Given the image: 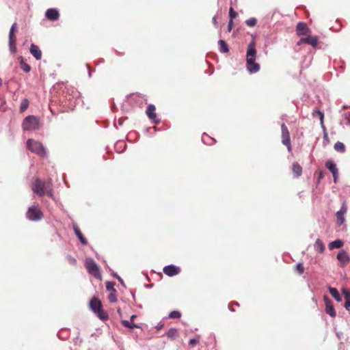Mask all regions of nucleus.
Returning <instances> with one entry per match:
<instances>
[{
	"instance_id": "nucleus-5",
	"label": "nucleus",
	"mask_w": 350,
	"mask_h": 350,
	"mask_svg": "<svg viewBox=\"0 0 350 350\" xmlns=\"http://www.w3.org/2000/svg\"><path fill=\"white\" fill-rule=\"evenodd\" d=\"M26 217L29 220L37 221L43 217V213L38 205H32L28 208Z\"/></svg>"
},
{
	"instance_id": "nucleus-41",
	"label": "nucleus",
	"mask_w": 350,
	"mask_h": 350,
	"mask_svg": "<svg viewBox=\"0 0 350 350\" xmlns=\"http://www.w3.org/2000/svg\"><path fill=\"white\" fill-rule=\"evenodd\" d=\"M68 259H69L70 263H72V264L76 263V260L74 258L69 257Z\"/></svg>"
},
{
	"instance_id": "nucleus-14",
	"label": "nucleus",
	"mask_w": 350,
	"mask_h": 350,
	"mask_svg": "<svg viewBox=\"0 0 350 350\" xmlns=\"http://www.w3.org/2000/svg\"><path fill=\"white\" fill-rule=\"evenodd\" d=\"M347 211V208L344 202L341 206L340 209L336 213L337 222L338 225H341L345 221V215Z\"/></svg>"
},
{
	"instance_id": "nucleus-47",
	"label": "nucleus",
	"mask_w": 350,
	"mask_h": 350,
	"mask_svg": "<svg viewBox=\"0 0 350 350\" xmlns=\"http://www.w3.org/2000/svg\"><path fill=\"white\" fill-rule=\"evenodd\" d=\"M250 27H253L256 23H247Z\"/></svg>"
},
{
	"instance_id": "nucleus-15",
	"label": "nucleus",
	"mask_w": 350,
	"mask_h": 350,
	"mask_svg": "<svg viewBox=\"0 0 350 350\" xmlns=\"http://www.w3.org/2000/svg\"><path fill=\"white\" fill-rule=\"evenodd\" d=\"M46 18L49 21H57L59 18V13L55 8H50L46 11Z\"/></svg>"
},
{
	"instance_id": "nucleus-24",
	"label": "nucleus",
	"mask_w": 350,
	"mask_h": 350,
	"mask_svg": "<svg viewBox=\"0 0 350 350\" xmlns=\"http://www.w3.org/2000/svg\"><path fill=\"white\" fill-rule=\"evenodd\" d=\"M314 248L317 252L323 253L325 250V245L323 243L318 239L314 245Z\"/></svg>"
},
{
	"instance_id": "nucleus-38",
	"label": "nucleus",
	"mask_w": 350,
	"mask_h": 350,
	"mask_svg": "<svg viewBox=\"0 0 350 350\" xmlns=\"http://www.w3.org/2000/svg\"><path fill=\"white\" fill-rule=\"evenodd\" d=\"M296 270L299 272V274H302L304 273V267L301 263H298L296 265Z\"/></svg>"
},
{
	"instance_id": "nucleus-19",
	"label": "nucleus",
	"mask_w": 350,
	"mask_h": 350,
	"mask_svg": "<svg viewBox=\"0 0 350 350\" xmlns=\"http://www.w3.org/2000/svg\"><path fill=\"white\" fill-rule=\"evenodd\" d=\"M73 230L76 234V236L78 237V239L80 240L81 243L83 245H86L88 241L83 236L82 233L81 232L80 229L79 228L78 226L75 224L73 225Z\"/></svg>"
},
{
	"instance_id": "nucleus-6",
	"label": "nucleus",
	"mask_w": 350,
	"mask_h": 350,
	"mask_svg": "<svg viewBox=\"0 0 350 350\" xmlns=\"http://www.w3.org/2000/svg\"><path fill=\"white\" fill-rule=\"evenodd\" d=\"M25 131L36 130L39 128V120L34 116H27L22 124Z\"/></svg>"
},
{
	"instance_id": "nucleus-50",
	"label": "nucleus",
	"mask_w": 350,
	"mask_h": 350,
	"mask_svg": "<svg viewBox=\"0 0 350 350\" xmlns=\"http://www.w3.org/2000/svg\"><path fill=\"white\" fill-rule=\"evenodd\" d=\"M89 77H91V72H89Z\"/></svg>"
},
{
	"instance_id": "nucleus-40",
	"label": "nucleus",
	"mask_w": 350,
	"mask_h": 350,
	"mask_svg": "<svg viewBox=\"0 0 350 350\" xmlns=\"http://www.w3.org/2000/svg\"><path fill=\"white\" fill-rule=\"evenodd\" d=\"M317 112L319 113V116H320L321 122V124H323V117H324V114H323V112H321V111H317Z\"/></svg>"
},
{
	"instance_id": "nucleus-11",
	"label": "nucleus",
	"mask_w": 350,
	"mask_h": 350,
	"mask_svg": "<svg viewBox=\"0 0 350 350\" xmlns=\"http://www.w3.org/2000/svg\"><path fill=\"white\" fill-rule=\"evenodd\" d=\"M325 167L332 174L334 182L336 183L338 177V170L336 163L333 161L329 160L325 163Z\"/></svg>"
},
{
	"instance_id": "nucleus-35",
	"label": "nucleus",
	"mask_w": 350,
	"mask_h": 350,
	"mask_svg": "<svg viewBox=\"0 0 350 350\" xmlns=\"http://www.w3.org/2000/svg\"><path fill=\"white\" fill-rule=\"evenodd\" d=\"M180 316L181 314L179 311L174 310L169 314L168 317L171 319H178L180 318Z\"/></svg>"
},
{
	"instance_id": "nucleus-43",
	"label": "nucleus",
	"mask_w": 350,
	"mask_h": 350,
	"mask_svg": "<svg viewBox=\"0 0 350 350\" xmlns=\"http://www.w3.org/2000/svg\"><path fill=\"white\" fill-rule=\"evenodd\" d=\"M116 277L118 279V280L120 281V282L122 285H124V283H123V280H122V279L120 276H118V275H116Z\"/></svg>"
},
{
	"instance_id": "nucleus-18",
	"label": "nucleus",
	"mask_w": 350,
	"mask_h": 350,
	"mask_svg": "<svg viewBox=\"0 0 350 350\" xmlns=\"http://www.w3.org/2000/svg\"><path fill=\"white\" fill-rule=\"evenodd\" d=\"M30 52L32 55L37 59L39 60L42 57V52L40 50L39 47L34 44H31L30 46Z\"/></svg>"
},
{
	"instance_id": "nucleus-7",
	"label": "nucleus",
	"mask_w": 350,
	"mask_h": 350,
	"mask_svg": "<svg viewBox=\"0 0 350 350\" xmlns=\"http://www.w3.org/2000/svg\"><path fill=\"white\" fill-rule=\"evenodd\" d=\"M85 265L89 273L93 275L96 278H101L98 266L92 258H86Z\"/></svg>"
},
{
	"instance_id": "nucleus-39",
	"label": "nucleus",
	"mask_w": 350,
	"mask_h": 350,
	"mask_svg": "<svg viewBox=\"0 0 350 350\" xmlns=\"http://www.w3.org/2000/svg\"><path fill=\"white\" fill-rule=\"evenodd\" d=\"M21 68L25 72H28L30 71L31 70V67L30 66H29L28 64H22L21 65Z\"/></svg>"
},
{
	"instance_id": "nucleus-27",
	"label": "nucleus",
	"mask_w": 350,
	"mask_h": 350,
	"mask_svg": "<svg viewBox=\"0 0 350 350\" xmlns=\"http://www.w3.org/2000/svg\"><path fill=\"white\" fill-rule=\"evenodd\" d=\"M232 24L233 23H228L227 25H224V24L221 25L220 27V36H221V33H226L230 32L232 28Z\"/></svg>"
},
{
	"instance_id": "nucleus-20",
	"label": "nucleus",
	"mask_w": 350,
	"mask_h": 350,
	"mask_svg": "<svg viewBox=\"0 0 350 350\" xmlns=\"http://www.w3.org/2000/svg\"><path fill=\"white\" fill-rule=\"evenodd\" d=\"M318 37L317 36H308L306 38H302V41H305L306 44H308L312 46H316L318 44Z\"/></svg>"
},
{
	"instance_id": "nucleus-13",
	"label": "nucleus",
	"mask_w": 350,
	"mask_h": 350,
	"mask_svg": "<svg viewBox=\"0 0 350 350\" xmlns=\"http://www.w3.org/2000/svg\"><path fill=\"white\" fill-rule=\"evenodd\" d=\"M163 271L165 275L172 277L178 274L180 269L178 267L174 265H170L165 266Z\"/></svg>"
},
{
	"instance_id": "nucleus-9",
	"label": "nucleus",
	"mask_w": 350,
	"mask_h": 350,
	"mask_svg": "<svg viewBox=\"0 0 350 350\" xmlns=\"http://www.w3.org/2000/svg\"><path fill=\"white\" fill-rule=\"evenodd\" d=\"M16 29V24L14 23L10 30L9 33V49L10 51L14 53L16 51V37L14 36V32Z\"/></svg>"
},
{
	"instance_id": "nucleus-8",
	"label": "nucleus",
	"mask_w": 350,
	"mask_h": 350,
	"mask_svg": "<svg viewBox=\"0 0 350 350\" xmlns=\"http://www.w3.org/2000/svg\"><path fill=\"white\" fill-rule=\"evenodd\" d=\"M282 130V143L286 146L288 151H292V147L291 144L290 133L287 126L282 124L281 125Z\"/></svg>"
},
{
	"instance_id": "nucleus-37",
	"label": "nucleus",
	"mask_w": 350,
	"mask_h": 350,
	"mask_svg": "<svg viewBox=\"0 0 350 350\" xmlns=\"http://www.w3.org/2000/svg\"><path fill=\"white\" fill-rule=\"evenodd\" d=\"M115 283L113 282H107L106 283V288L109 291H115L116 289L114 288Z\"/></svg>"
},
{
	"instance_id": "nucleus-32",
	"label": "nucleus",
	"mask_w": 350,
	"mask_h": 350,
	"mask_svg": "<svg viewBox=\"0 0 350 350\" xmlns=\"http://www.w3.org/2000/svg\"><path fill=\"white\" fill-rule=\"evenodd\" d=\"M29 105V101L27 98H25L22 100L21 104V111L23 112L25 111Z\"/></svg>"
},
{
	"instance_id": "nucleus-23",
	"label": "nucleus",
	"mask_w": 350,
	"mask_h": 350,
	"mask_svg": "<svg viewBox=\"0 0 350 350\" xmlns=\"http://www.w3.org/2000/svg\"><path fill=\"white\" fill-rule=\"evenodd\" d=\"M292 170L293 173L295 174V177H299L302 174V167L297 162L293 163Z\"/></svg>"
},
{
	"instance_id": "nucleus-42",
	"label": "nucleus",
	"mask_w": 350,
	"mask_h": 350,
	"mask_svg": "<svg viewBox=\"0 0 350 350\" xmlns=\"http://www.w3.org/2000/svg\"><path fill=\"white\" fill-rule=\"evenodd\" d=\"M345 124L350 126V114H349V117L346 118Z\"/></svg>"
},
{
	"instance_id": "nucleus-26",
	"label": "nucleus",
	"mask_w": 350,
	"mask_h": 350,
	"mask_svg": "<svg viewBox=\"0 0 350 350\" xmlns=\"http://www.w3.org/2000/svg\"><path fill=\"white\" fill-rule=\"evenodd\" d=\"M343 241L340 239L335 240L329 244V249L334 250L335 248H340L343 246Z\"/></svg>"
},
{
	"instance_id": "nucleus-48",
	"label": "nucleus",
	"mask_w": 350,
	"mask_h": 350,
	"mask_svg": "<svg viewBox=\"0 0 350 350\" xmlns=\"http://www.w3.org/2000/svg\"><path fill=\"white\" fill-rule=\"evenodd\" d=\"M135 318V315H132L131 317V320L133 321Z\"/></svg>"
},
{
	"instance_id": "nucleus-17",
	"label": "nucleus",
	"mask_w": 350,
	"mask_h": 350,
	"mask_svg": "<svg viewBox=\"0 0 350 350\" xmlns=\"http://www.w3.org/2000/svg\"><path fill=\"white\" fill-rule=\"evenodd\" d=\"M296 31L298 36H304L310 33V30L306 25V23H297Z\"/></svg>"
},
{
	"instance_id": "nucleus-22",
	"label": "nucleus",
	"mask_w": 350,
	"mask_h": 350,
	"mask_svg": "<svg viewBox=\"0 0 350 350\" xmlns=\"http://www.w3.org/2000/svg\"><path fill=\"white\" fill-rule=\"evenodd\" d=\"M328 289H329L330 294L332 295V296L334 298V299L336 301L340 302L342 301V298L338 293V291L336 288L329 286Z\"/></svg>"
},
{
	"instance_id": "nucleus-28",
	"label": "nucleus",
	"mask_w": 350,
	"mask_h": 350,
	"mask_svg": "<svg viewBox=\"0 0 350 350\" xmlns=\"http://www.w3.org/2000/svg\"><path fill=\"white\" fill-rule=\"evenodd\" d=\"M202 141L204 144L207 145H212L215 143V139L206 133H204L202 137Z\"/></svg>"
},
{
	"instance_id": "nucleus-12",
	"label": "nucleus",
	"mask_w": 350,
	"mask_h": 350,
	"mask_svg": "<svg viewBox=\"0 0 350 350\" xmlns=\"http://www.w3.org/2000/svg\"><path fill=\"white\" fill-rule=\"evenodd\" d=\"M323 299L325 304V312L333 318L336 317V312L331 301L326 295L324 296Z\"/></svg>"
},
{
	"instance_id": "nucleus-30",
	"label": "nucleus",
	"mask_w": 350,
	"mask_h": 350,
	"mask_svg": "<svg viewBox=\"0 0 350 350\" xmlns=\"http://www.w3.org/2000/svg\"><path fill=\"white\" fill-rule=\"evenodd\" d=\"M237 14H238L237 12H236L234 10V9L232 7H230V10H229V18H230L229 22H232V21L237 18Z\"/></svg>"
},
{
	"instance_id": "nucleus-25",
	"label": "nucleus",
	"mask_w": 350,
	"mask_h": 350,
	"mask_svg": "<svg viewBox=\"0 0 350 350\" xmlns=\"http://www.w3.org/2000/svg\"><path fill=\"white\" fill-rule=\"evenodd\" d=\"M219 51L222 53H228L229 51L228 46L226 42L223 40L218 41Z\"/></svg>"
},
{
	"instance_id": "nucleus-46",
	"label": "nucleus",
	"mask_w": 350,
	"mask_h": 350,
	"mask_svg": "<svg viewBox=\"0 0 350 350\" xmlns=\"http://www.w3.org/2000/svg\"><path fill=\"white\" fill-rule=\"evenodd\" d=\"M72 94H75L76 96H79V93L77 92L76 90H75L74 89L72 90Z\"/></svg>"
},
{
	"instance_id": "nucleus-31",
	"label": "nucleus",
	"mask_w": 350,
	"mask_h": 350,
	"mask_svg": "<svg viewBox=\"0 0 350 350\" xmlns=\"http://www.w3.org/2000/svg\"><path fill=\"white\" fill-rule=\"evenodd\" d=\"M177 335V329L171 328L167 333L166 336L170 338H174Z\"/></svg>"
},
{
	"instance_id": "nucleus-2",
	"label": "nucleus",
	"mask_w": 350,
	"mask_h": 350,
	"mask_svg": "<svg viewBox=\"0 0 350 350\" xmlns=\"http://www.w3.org/2000/svg\"><path fill=\"white\" fill-rule=\"evenodd\" d=\"M31 189L35 193H37L40 196H43L46 194L49 197L53 198L51 180L42 182L39 178H36Z\"/></svg>"
},
{
	"instance_id": "nucleus-33",
	"label": "nucleus",
	"mask_w": 350,
	"mask_h": 350,
	"mask_svg": "<svg viewBox=\"0 0 350 350\" xmlns=\"http://www.w3.org/2000/svg\"><path fill=\"white\" fill-rule=\"evenodd\" d=\"M108 299L111 302H113V303H115L117 301L116 290L115 291L110 292Z\"/></svg>"
},
{
	"instance_id": "nucleus-4",
	"label": "nucleus",
	"mask_w": 350,
	"mask_h": 350,
	"mask_svg": "<svg viewBox=\"0 0 350 350\" xmlns=\"http://www.w3.org/2000/svg\"><path fill=\"white\" fill-rule=\"evenodd\" d=\"M27 144L28 148L38 156L44 157L46 155V150L41 143L33 139H28Z\"/></svg>"
},
{
	"instance_id": "nucleus-1",
	"label": "nucleus",
	"mask_w": 350,
	"mask_h": 350,
	"mask_svg": "<svg viewBox=\"0 0 350 350\" xmlns=\"http://www.w3.org/2000/svg\"><path fill=\"white\" fill-rule=\"evenodd\" d=\"M256 49L255 42L252 41L247 46L246 53V68L249 73L254 74L260 70V65L256 63Z\"/></svg>"
},
{
	"instance_id": "nucleus-44",
	"label": "nucleus",
	"mask_w": 350,
	"mask_h": 350,
	"mask_svg": "<svg viewBox=\"0 0 350 350\" xmlns=\"http://www.w3.org/2000/svg\"><path fill=\"white\" fill-rule=\"evenodd\" d=\"M245 22H251V23H253V22H256V18H250V20L246 21Z\"/></svg>"
},
{
	"instance_id": "nucleus-10",
	"label": "nucleus",
	"mask_w": 350,
	"mask_h": 350,
	"mask_svg": "<svg viewBox=\"0 0 350 350\" xmlns=\"http://www.w3.org/2000/svg\"><path fill=\"white\" fill-rule=\"evenodd\" d=\"M336 258L339 261L340 265L342 267H345L350 262V256L344 250L339 251Z\"/></svg>"
},
{
	"instance_id": "nucleus-36",
	"label": "nucleus",
	"mask_w": 350,
	"mask_h": 350,
	"mask_svg": "<svg viewBox=\"0 0 350 350\" xmlns=\"http://www.w3.org/2000/svg\"><path fill=\"white\" fill-rule=\"evenodd\" d=\"M122 323L124 326L126 327H129V328H133V327H137V326L132 323V322H130L127 320H124L122 321Z\"/></svg>"
},
{
	"instance_id": "nucleus-21",
	"label": "nucleus",
	"mask_w": 350,
	"mask_h": 350,
	"mask_svg": "<svg viewBox=\"0 0 350 350\" xmlns=\"http://www.w3.org/2000/svg\"><path fill=\"white\" fill-rule=\"evenodd\" d=\"M342 294L345 299V308L347 310L350 311V291L343 289Z\"/></svg>"
},
{
	"instance_id": "nucleus-29",
	"label": "nucleus",
	"mask_w": 350,
	"mask_h": 350,
	"mask_svg": "<svg viewBox=\"0 0 350 350\" xmlns=\"http://www.w3.org/2000/svg\"><path fill=\"white\" fill-rule=\"evenodd\" d=\"M334 149L340 152H344L345 151V147L343 143L340 142H337L334 144Z\"/></svg>"
},
{
	"instance_id": "nucleus-34",
	"label": "nucleus",
	"mask_w": 350,
	"mask_h": 350,
	"mask_svg": "<svg viewBox=\"0 0 350 350\" xmlns=\"http://www.w3.org/2000/svg\"><path fill=\"white\" fill-rule=\"evenodd\" d=\"M200 337L199 336H196L194 338H191L189 341V345L191 347H193L200 340Z\"/></svg>"
},
{
	"instance_id": "nucleus-49",
	"label": "nucleus",
	"mask_w": 350,
	"mask_h": 350,
	"mask_svg": "<svg viewBox=\"0 0 350 350\" xmlns=\"http://www.w3.org/2000/svg\"><path fill=\"white\" fill-rule=\"evenodd\" d=\"M213 22H215V21H216V17H215V16H214V17L213 18Z\"/></svg>"
},
{
	"instance_id": "nucleus-45",
	"label": "nucleus",
	"mask_w": 350,
	"mask_h": 350,
	"mask_svg": "<svg viewBox=\"0 0 350 350\" xmlns=\"http://www.w3.org/2000/svg\"><path fill=\"white\" fill-rule=\"evenodd\" d=\"M305 43V41H302V38H301L297 43V45H301V44Z\"/></svg>"
},
{
	"instance_id": "nucleus-3",
	"label": "nucleus",
	"mask_w": 350,
	"mask_h": 350,
	"mask_svg": "<svg viewBox=\"0 0 350 350\" xmlns=\"http://www.w3.org/2000/svg\"><path fill=\"white\" fill-rule=\"evenodd\" d=\"M90 309L95 313L101 320H106L108 319V315L102 309V304L100 300L96 298H93L90 301Z\"/></svg>"
},
{
	"instance_id": "nucleus-16",
	"label": "nucleus",
	"mask_w": 350,
	"mask_h": 350,
	"mask_svg": "<svg viewBox=\"0 0 350 350\" xmlns=\"http://www.w3.org/2000/svg\"><path fill=\"white\" fill-rule=\"evenodd\" d=\"M154 105L152 104L148 105L146 109L147 116L151 120H152L153 122L157 124L159 122V120L157 118V116L156 113H154Z\"/></svg>"
}]
</instances>
